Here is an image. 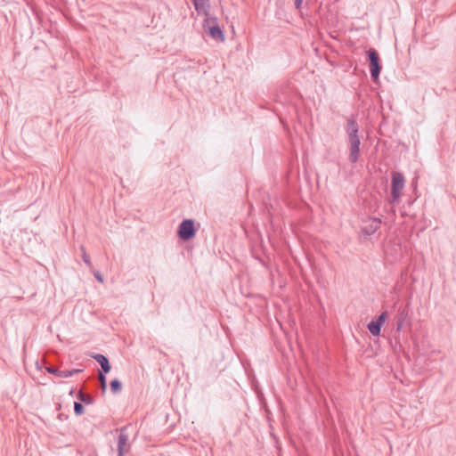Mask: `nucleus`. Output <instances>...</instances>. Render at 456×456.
Masks as SVG:
<instances>
[{
    "instance_id": "nucleus-1",
    "label": "nucleus",
    "mask_w": 456,
    "mask_h": 456,
    "mask_svg": "<svg viewBox=\"0 0 456 456\" xmlns=\"http://www.w3.org/2000/svg\"><path fill=\"white\" fill-rule=\"evenodd\" d=\"M195 233L196 229L192 219H184L178 226L177 235L184 241L192 239Z\"/></svg>"
},
{
    "instance_id": "nucleus-2",
    "label": "nucleus",
    "mask_w": 456,
    "mask_h": 456,
    "mask_svg": "<svg viewBox=\"0 0 456 456\" xmlns=\"http://www.w3.org/2000/svg\"><path fill=\"white\" fill-rule=\"evenodd\" d=\"M404 183L405 180L403 174L399 172H394L392 174L391 202H395L399 200L401 197V191L404 187Z\"/></svg>"
},
{
    "instance_id": "nucleus-3",
    "label": "nucleus",
    "mask_w": 456,
    "mask_h": 456,
    "mask_svg": "<svg viewBox=\"0 0 456 456\" xmlns=\"http://www.w3.org/2000/svg\"><path fill=\"white\" fill-rule=\"evenodd\" d=\"M395 321L396 332H401L405 329H409L411 327L409 309L407 306L399 307L398 313L395 316Z\"/></svg>"
},
{
    "instance_id": "nucleus-4",
    "label": "nucleus",
    "mask_w": 456,
    "mask_h": 456,
    "mask_svg": "<svg viewBox=\"0 0 456 456\" xmlns=\"http://www.w3.org/2000/svg\"><path fill=\"white\" fill-rule=\"evenodd\" d=\"M360 144H361V140H360L359 136L348 139V145H349L348 159L352 164L356 163L359 159Z\"/></svg>"
},
{
    "instance_id": "nucleus-5",
    "label": "nucleus",
    "mask_w": 456,
    "mask_h": 456,
    "mask_svg": "<svg viewBox=\"0 0 456 456\" xmlns=\"http://www.w3.org/2000/svg\"><path fill=\"white\" fill-rule=\"evenodd\" d=\"M381 220L376 217H370L364 222L362 231L366 235L375 233L380 227Z\"/></svg>"
},
{
    "instance_id": "nucleus-6",
    "label": "nucleus",
    "mask_w": 456,
    "mask_h": 456,
    "mask_svg": "<svg viewBox=\"0 0 456 456\" xmlns=\"http://www.w3.org/2000/svg\"><path fill=\"white\" fill-rule=\"evenodd\" d=\"M345 130L347 134V140L359 136V126L354 116L347 118L346 124L345 126Z\"/></svg>"
},
{
    "instance_id": "nucleus-7",
    "label": "nucleus",
    "mask_w": 456,
    "mask_h": 456,
    "mask_svg": "<svg viewBox=\"0 0 456 456\" xmlns=\"http://www.w3.org/2000/svg\"><path fill=\"white\" fill-rule=\"evenodd\" d=\"M46 371L50 374H53L59 378H69L73 376L74 374L79 373L82 370L73 369L71 370H61L59 368L55 366H47L45 368Z\"/></svg>"
},
{
    "instance_id": "nucleus-8",
    "label": "nucleus",
    "mask_w": 456,
    "mask_h": 456,
    "mask_svg": "<svg viewBox=\"0 0 456 456\" xmlns=\"http://www.w3.org/2000/svg\"><path fill=\"white\" fill-rule=\"evenodd\" d=\"M130 451V444L128 443V435L126 433V428L120 429V434L118 440V452L127 453Z\"/></svg>"
},
{
    "instance_id": "nucleus-9",
    "label": "nucleus",
    "mask_w": 456,
    "mask_h": 456,
    "mask_svg": "<svg viewBox=\"0 0 456 456\" xmlns=\"http://www.w3.org/2000/svg\"><path fill=\"white\" fill-rule=\"evenodd\" d=\"M370 60V71L373 82L379 81V74L382 69V66L379 62L380 59H369Z\"/></svg>"
},
{
    "instance_id": "nucleus-10",
    "label": "nucleus",
    "mask_w": 456,
    "mask_h": 456,
    "mask_svg": "<svg viewBox=\"0 0 456 456\" xmlns=\"http://www.w3.org/2000/svg\"><path fill=\"white\" fill-rule=\"evenodd\" d=\"M199 14L208 16L209 0H191Z\"/></svg>"
},
{
    "instance_id": "nucleus-11",
    "label": "nucleus",
    "mask_w": 456,
    "mask_h": 456,
    "mask_svg": "<svg viewBox=\"0 0 456 456\" xmlns=\"http://www.w3.org/2000/svg\"><path fill=\"white\" fill-rule=\"evenodd\" d=\"M93 358L94 360H96L98 362V363L101 365L102 370L103 373L110 372V364L108 358L105 355L101 354H96L93 356Z\"/></svg>"
},
{
    "instance_id": "nucleus-12",
    "label": "nucleus",
    "mask_w": 456,
    "mask_h": 456,
    "mask_svg": "<svg viewBox=\"0 0 456 456\" xmlns=\"http://www.w3.org/2000/svg\"><path fill=\"white\" fill-rule=\"evenodd\" d=\"M208 35L216 39V40H221L223 41L224 39V33L222 31V29L220 28L219 26L217 25H215V26H212V27H209L208 28Z\"/></svg>"
},
{
    "instance_id": "nucleus-13",
    "label": "nucleus",
    "mask_w": 456,
    "mask_h": 456,
    "mask_svg": "<svg viewBox=\"0 0 456 456\" xmlns=\"http://www.w3.org/2000/svg\"><path fill=\"white\" fill-rule=\"evenodd\" d=\"M381 327L380 323L375 321H371L368 324V330L373 336H379L380 334Z\"/></svg>"
},
{
    "instance_id": "nucleus-14",
    "label": "nucleus",
    "mask_w": 456,
    "mask_h": 456,
    "mask_svg": "<svg viewBox=\"0 0 456 456\" xmlns=\"http://www.w3.org/2000/svg\"><path fill=\"white\" fill-rule=\"evenodd\" d=\"M77 399L86 404H92L94 403V398L90 395L85 394L82 391L78 392Z\"/></svg>"
},
{
    "instance_id": "nucleus-15",
    "label": "nucleus",
    "mask_w": 456,
    "mask_h": 456,
    "mask_svg": "<svg viewBox=\"0 0 456 456\" xmlns=\"http://www.w3.org/2000/svg\"><path fill=\"white\" fill-rule=\"evenodd\" d=\"M80 251H81V256H82V258H83V261L85 262V264L89 267V268H92L93 267V264L91 262V259H90V256L89 255L86 253V248L84 246H81L80 247Z\"/></svg>"
},
{
    "instance_id": "nucleus-16",
    "label": "nucleus",
    "mask_w": 456,
    "mask_h": 456,
    "mask_svg": "<svg viewBox=\"0 0 456 456\" xmlns=\"http://www.w3.org/2000/svg\"><path fill=\"white\" fill-rule=\"evenodd\" d=\"M110 389L114 394H117L121 391L122 385L118 379H113L110 381Z\"/></svg>"
},
{
    "instance_id": "nucleus-17",
    "label": "nucleus",
    "mask_w": 456,
    "mask_h": 456,
    "mask_svg": "<svg viewBox=\"0 0 456 456\" xmlns=\"http://www.w3.org/2000/svg\"><path fill=\"white\" fill-rule=\"evenodd\" d=\"M74 412L76 415H82L84 413V406L78 402L74 403Z\"/></svg>"
},
{
    "instance_id": "nucleus-18",
    "label": "nucleus",
    "mask_w": 456,
    "mask_h": 456,
    "mask_svg": "<svg viewBox=\"0 0 456 456\" xmlns=\"http://www.w3.org/2000/svg\"><path fill=\"white\" fill-rule=\"evenodd\" d=\"M99 381H100L101 388H102V392H105L107 385H106V377L103 372H99Z\"/></svg>"
},
{
    "instance_id": "nucleus-19",
    "label": "nucleus",
    "mask_w": 456,
    "mask_h": 456,
    "mask_svg": "<svg viewBox=\"0 0 456 456\" xmlns=\"http://www.w3.org/2000/svg\"><path fill=\"white\" fill-rule=\"evenodd\" d=\"M386 319H387V312H383L379 315L378 319L375 322H379L380 325L382 326L383 323L385 322Z\"/></svg>"
},
{
    "instance_id": "nucleus-20",
    "label": "nucleus",
    "mask_w": 456,
    "mask_h": 456,
    "mask_svg": "<svg viewBox=\"0 0 456 456\" xmlns=\"http://www.w3.org/2000/svg\"><path fill=\"white\" fill-rule=\"evenodd\" d=\"M366 57H379L378 52L375 49L370 48L367 51V56Z\"/></svg>"
},
{
    "instance_id": "nucleus-21",
    "label": "nucleus",
    "mask_w": 456,
    "mask_h": 456,
    "mask_svg": "<svg viewBox=\"0 0 456 456\" xmlns=\"http://www.w3.org/2000/svg\"><path fill=\"white\" fill-rule=\"evenodd\" d=\"M94 277L95 279L100 281V282H103V279H102V276L100 274L99 272H95L94 273Z\"/></svg>"
},
{
    "instance_id": "nucleus-22",
    "label": "nucleus",
    "mask_w": 456,
    "mask_h": 456,
    "mask_svg": "<svg viewBox=\"0 0 456 456\" xmlns=\"http://www.w3.org/2000/svg\"><path fill=\"white\" fill-rule=\"evenodd\" d=\"M302 2H303V0H295L296 8H297V9L300 8Z\"/></svg>"
},
{
    "instance_id": "nucleus-23",
    "label": "nucleus",
    "mask_w": 456,
    "mask_h": 456,
    "mask_svg": "<svg viewBox=\"0 0 456 456\" xmlns=\"http://www.w3.org/2000/svg\"><path fill=\"white\" fill-rule=\"evenodd\" d=\"M125 454L126 453H122V452H118V456H124Z\"/></svg>"
}]
</instances>
